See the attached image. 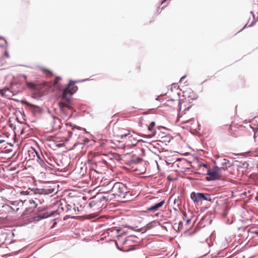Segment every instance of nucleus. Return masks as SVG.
Returning <instances> with one entry per match:
<instances>
[{
    "mask_svg": "<svg viewBox=\"0 0 258 258\" xmlns=\"http://www.w3.org/2000/svg\"><path fill=\"white\" fill-rule=\"evenodd\" d=\"M78 82L71 81L69 86L66 87L63 91L62 98L66 100V103L59 102L58 105L61 112L63 113L62 117L64 119L67 117L70 118L71 116L70 108L72 107V104L68 96L73 95L77 91V87L74 86V85L75 83Z\"/></svg>",
    "mask_w": 258,
    "mask_h": 258,
    "instance_id": "obj_1",
    "label": "nucleus"
},
{
    "mask_svg": "<svg viewBox=\"0 0 258 258\" xmlns=\"http://www.w3.org/2000/svg\"><path fill=\"white\" fill-rule=\"evenodd\" d=\"M107 187L108 189L111 188V189L113 192V194L115 196H121L125 193L127 192L126 187L123 183L120 182H116L114 183L113 186L110 184H108Z\"/></svg>",
    "mask_w": 258,
    "mask_h": 258,
    "instance_id": "obj_2",
    "label": "nucleus"
},
{
    "mask_svg": "<svg viewBox=\"0 0 258 258\" xmlns=\"http://www.w3.org/2000/svg\"><path fill=\"white\" fill-rule=\"evenodd\" d=\"M190 198L195 203H198L203 201H211L212 200L210 195L206 193L192 192Z\"/></svg>",
    "mask_w": 258,
    "mask_h": 258,
    "instance_id": "obj_3",
    "label": "nucleus"
},
{
    "mask_svg": "<svg viewBox=\"0 0 258 258\" xmlns=\"http://www.w3.org/2000/svg\"><path fill=\"white\" fill-rule=\"evenodd\" d=\"M117 137L120 141L125 142L126 143L131 142L132 143L133 145L135 144L133 143V141L136 142V140L130 131H126L124 133H122L121 135H118Z\"/></svg>",
    "mask_w": 258,
    "mask_h": 258,
    "instance_id": "obj_4",
    "label": "nucleus"
},
{
    "mask_svg": "<svg viewBox=\"0 0 258 258\" xmlns=\"http://www.w3.org/2000/svg\"><path fill=\"white\" fill-rule=\"evenodd\" d=\"M220 169L218 167H215L212 168L207 169V179L209 180H216L220 178V174L219 173Z\"/></svg>",
    "mask_w": 258,
    "mask_h": 258,
    "instance_id": "obj_5",
    "label": "nucleus"
},
{
    "mask_svg": "<svg viewBox=\"0 0 258 258\" xmlns=\"http://www.w3.org/2000/svg\"><path fill=\"white\" fill-rule=\"evenodd\" d=\"M165 203L164 200H162L159 203L156 204L155 205L151 206V207L147 209L148 211L150 212H156L159 210L160 208L163 206Z\"/></svg>",
    "mask_w": 258,
    "mask_h": 258,
    "instance_id": "obj_6",
    "label": "nucleus"
},
{
    "mask_svg": "<svg viewBox=\"0 0 258 258\" xmlns=\"http://www.w3.org/2000/svg\"><path fill=\"white\" fill-rule=\"evenodd\" d=\"M53 127L54 130H58L60 128L61 123L60 120L55 116H53Z\"/></svg>",
    "mask_w": 258,
    "mask_h": 258,
    "instance_id": "obj_7",
    "label": "nucleus"
},
{
    "mask_svg": "<svg viewBox=\"0 0 258 258\" xmlns=\"http://www.w3.org/2000/svg\"><path fill=\"white\" fill-rule=\"evenodd\" d=\"M155 123L153 121L151 122L148 126V131L150 132V136L153 137L156 134V131L155 128Z\"/></svg>",
    "mask_w": 258,
    "mask_h": 258,
    "instance_id": "obj_8",
    "label": "nucleus"
},
{
    "mask_svg": "<svg viewBox=\"0 0 258 258\" xmlns=\"http://www.w3.org/2000/svg\"><path fill=\"white\" fill-rule=\"evenodd\" d=\"M49 217V215L47 213H44L39 214L37 216H35L33 218L34 221H38L41 219L46 218Z\"/></svg>",
    "mask_w": 258,
    "mask_h": 258,
    "instance_id": "obj_9",
    "label": "nucleus"
},
{
    "mask_svg": "<svg viewBox=\"0 0 258 258\" xmlns=\"http://www.w3.org/2000/svg\"><path fill=\"white\" fill-rule=\"evenodd\" d=\"M54 191V188L51 187V186L42 189V193L45 195L52 194Z\"/></svg>",
    "mask_w": 258,
    "mask_h": 258,
    "instance_id": "obj_10",
    "label": "nucleus"
},
{
    "mask_svg": "<svg viewBox=\"0 0 258 258\" xmlns=\"http://www.w3.org/2000/svg\"><path fill=\"white\" fill-rule=\"evenodd\" d=\"M9 89L8 88H4L3 89H0V94L3 97H8L10 94L9 93H10Z\"/></svg>",
    "mask_w": 258,
    "mask_h": 258,
    "instance_id": "obj_11",
    "label": "nucleus"
},
{
    "mask_svg": "<svg viewBox=\"0 0 258 258\" xmlns=\"http://www.w3.org/2000/svg\"><path fill=\"white\" fill-rule=\"evenodd\" d=\"M37 161L41 166L44 168L45 169H50V167L45 163V161H43L42 159H39V160H37Z\"/></svg>",
    "mask_w": 258,
    "mask_h": 258,
    "instance_id": "obj_12",
    "label": "nucleus"
},
{
    "mask_svg": "<svg viewBox=\"0 0 258 258\" xmlns=\"http://www.w3.org/2000/svg\"><path fill=\"white\" fill-rule=\"evenodd\" d=\"M254 131V139L255 142H258V126L253 130ZM256 155L258 156V147L256 149Z\"/></svg>",
    "mask_w": 258,
    "mask_h": 258,
    "instance_id": "obj_13",
    "label": "nucleus"
},
{
    "mask_svg": "<svg viewBox=\"0 0 258 258\" xmlns=\"http://www.w3.org/2000/svg\"><path fill=\"white\" fill-rule=\"evenodd\" d=\"M67 128L71 127L72 130L75 131V129H78L75 125H73L72 123L67 122L65 124Z\"/></svg>",
    "mask_w": 258,
    "mask_h": 258,
    "instance_id": "obj_14",
    "label": "nucleus"
},
{
    "mask_svg": "<svg viewBox=\"0 0 258 258\" xmlns=\"http://www.w3.org/2000/svg\"><path fill=\"white\" fill-rule=\"evenodd\" d=\"M31 149H32V153H34L36 154L37 158V160H39V159H42L41 158L40 154L34 148L32 147Z\"/></svg>",
    "mask_w": 258,
    "mask_h": 258,
    "instance_id": "obj_15",
    "label": "nucleus"
},
{
    "mask_svg": "<svg viewBox=\"0 0 258 258\" xmlns=\"http://www.w3.org/2000/svg\"><path fill=\"white\" fill-rule=\"evenodd\" d=\"M101 192H103V193H107L108 192V190H105V189H100V190Z\"/></svg>",
    "mask_w": 258,
    "mask_h": 258,
    "instance_id": "obj_16",
    "label": "nucleus"
},
{
    "mask_svg": "<svg viewBox=\"0 0 258 258\" xmlns=\"http://www.w3.org/2000/svg\"><path fill=\"white\" fill-rule=\"evenodd\" d=\"M95 205V203L94 202H91L89 203V206L90 207H92Z\"/></svg>",
    "mask_w": 258,
    "mask_h": 258,
    "instance_id": "obj_17",
    "label": "nucleus"
},
{
    "mask_svg": "<svg viewBox=\"0 0 258 258\" xmlns=\"http://www.w3.org/2000/svg\"><path fill=\"white\" fill-rule=\"evenodd\" d=\"M61 79V78L60 77H57L56 78V79H55V84H57V82L58 80H60Z\"/></svg>",
    "mask_w": 258,
    "mask_h": 258,
    "instance_id": "obj_18",
    "label": "nucleus"
},
{
    "mask_svg": "<svg viewBox=\"0 0 258 258\" xmlns=\"http://www.w3.org/2000/svg\"><path fill=\"white\" fill-rule=\"evenodd\" d=\"M68 134H69V138H70L72 136V134H73V132L70 131H68Z\"/></svg>",
    "mask_w": 258,
    "mask_h": 258,
    "instance_id": "obj_19",
    "label": "nucleus"
},
{
    "mask_svg": "<svg viewBox=\"0 0 258 258\" xmlns=\"http://www.w3.org/2000/svg\"><path fill=\"white\" fill-rule=\"evenodd\" d=\"M251 233L258 236V230L252 231Z\"/></svg>",
    "mask_w": 258,
    "mask_h": 258,
    "instance_id": "obj_20",
    "label": "nucleus"
},
{
    "mask_svg": "<svg viewBox=\"0 0 258 258\" xmlns=\"http://www.w3.org/2000/svg\"><path fill=\"white\" fill-rule=\"evenodd\" d=\"M151 223H149L147 225V228L148 229H150V228H151Z\"/></svg>",
    "mask_w": 258,
    "mask_h": 258,
    "instance_id": "obj_21",
    "label": "nucleus"
},
{
    "mask_svg": "<svg viewBox=\"0 0 258 258\" xmlns=\"http://www.w3.org/2000/svg\"><path fill=\"white\" fill-rule=\"evenodd\" d=\"M194 121H195V120L194 119H192V120H190L188 121L187 122H189L190 124H192Z\"/></svg>",
    "mask_w": 258,
    "mask_h": 258,
    "instance_id": "obj_22",
    "label": "nucleus"
},
{
    "mask_svg": "<svg viewBox=\"0 0 258 258\" xmlns=\"http://www.w3.org/2000/svg\"><path fill=\"white\" fill-rule=\"evenodd\" d=\"M5 55H6L7 57L9 56V53H8V52L7 51L5 52Z\"/></svg>",
    "mask_w": 258,
    "mask_h": 258,
    "instance_id": "obj_23",
    "label": "nucleus"
},
{
    "mask_svg": "<svg viewBox=\"0 0 258 258\" xmlns=\"http://www.w3.org/2000/svg\"><path fill=\"white\" fill-rule=\"evenodd\" d=\"M185 77V76H183L182 77H181V79H180V81H181L182 80L184 79Z\"/></svg>",
    "mask_w": 258,
    "mask_h": 258,
    "instance_id": "obj_24",
    "label": "nucleus"
},
{
    "mask_svg": "<svg viewBox=\"0 0 258 258\" xmlns=\"http://www.w3.org/2000/svg\"><path fill=\"white\" fill-rule=\"evenodd\" d=\"M23 76H24V78H25V79H26V78H27V76H26L24 75Z\"/></svg>",
    "mask_w": 258,
    "mask_h": 258,
    "instance_id": "obj_25",
    "label": "nucleus"
},
{
    "mask_svg": "<svg viewBox=\"0 0 258 258\" xmlns=\"http://www.w3.org/2000/svg\"><path fill=\"white\" fill-rule=\"evenodd\" d=\"M86 80H87V79L83 80L81 81V82H82V81H86Z\"/></svg>",
    "mask_w": 258,
    "mask_h": 258,
    "instance_id": "obj_26",
    "label": "nucleus"
},
{
    "mask_svg": "<svg viewBox=\"0 0 258 258\" xmlns=\"http://www.w3.org/2000/svg\"><path fill=\"white\" fill-rule=\"evenodd\" d=\"M189 221H190V220H188L187 221V223H188V222H189Z\"/></svg>",
    "mask_w": 258,
    "mask_h": 258,
    "instance_id": "obj_27",
    "label": "nucleus"
},
{
    "mask_svg": "<svg viewBox=\"0 0 258 258\" xmlns=\"http://www.w3.org/2000/svg\"><path fill=\"white\" fill-rule=\"evenodd\" d=\"M105 198H105V197H103V199H105Z\"/></svg>",
    "mask_w": 258,
    "mask_h": 258,
    "instance_id": "obj_28",
    "label": "nucleus"
}]
</instances>
